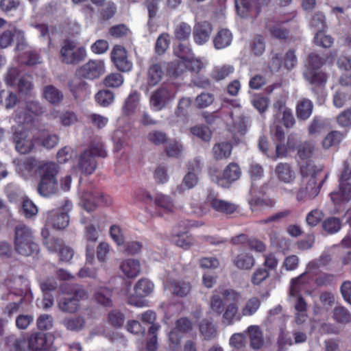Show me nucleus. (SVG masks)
<instances>
[{
  "instance_id": "11",
  "label": "nucleus",
  "mask_w": 351,
  "mask_h": 351,
  "mask_svg": "<svg viewBox=\"0 0 351 351\" xmlns=\"http://www.w3.org/2000/svg\"><path fill=\"white\" fill-rule=\"evenodd\" d=\"M295 16V14H292L291 16L268 19L265 24V27L269 32L272 38L280 41H286L289 37L290 31L289 29L282 27V24L289 22Z\"/></svg>"
},
{
  "instance_id": "32",
  "label": "nucleus",
  "mask_w": 351,
  "mask_h": 351,
  "mask_svg": "<svg viewBox=\"0 0 351 351\" xmlns=\"http://www.w3.org/2000/svg\"><path fill=\"white\" fill-rule=\"evenodd\" d=\"M117 12V6L116 3L112 1L106 2L98 10L97 16L100 21H107L112 19Z\"/></svg>"
},
{
  "instance_id": "4",
  "label": "nucleus",
  "mask_w": 351,
  "mask_h": 351,
  "mask_svg": "<svg viewBox=\"0 0 351 351\" xmlns=\"http://www.w3.org/2000/svg\"><path fill=\"white\" fill-rule=\"evenodd\" d=\"M306 283V272L291 279V281L290 295L297 298L294 308L296 311L295 320L298 324L304 323L307 317V304L300 295L302 287Z\"/></svg>"
},
{
  "instance_id": "26",
  "label": "nucleus",
  "mask_w": 351,
  "mask_h": 351,
  "mask_svg": "<svg viewBox=\"0 0 351 351\" xmlns=\"http://www.w3.org/2000/svg\"><path fill=\"white\" fill-rule=\"evenodd\" d=\"M313 104L306 98H303L297 104L295 113L298 119L307 120L313 113Z\"/></svg>"
},
{
  "instance_id": "14",
  "label": "nucleus",
  "mask_w": 351,
  "mask_h": 351,
  "mask_svg": "<svg viewBox=\"0 0 351 351\" xmlns=\"http://www.w3.org/2000/svg\"><path fill=\"white\" fill-rule=\"evenodd\" d=\"M304 79L311 85V91L317 96L322 94L325 89L328 75L322 71L306 69L303 73Z\"/></svg>"
},
{
  "instance_id": "6",
  "label": "nucleus",
  "mask_w": 351,
  "mask_h": 351,
  "mask_svg": "<svg viewBox=\"0 0 351 351\" xmlns=\"http://www.w3.org/2000/svg\"><path fill=\"white\" fill-rule=\"evenodd\" d=\"M72 209V203L69 199H64L61 206L47 213L46 223L58 230L66 228L69 223L68 213Z\"/></svg>"
},
{
  "instance_id": "5",
  "label": "nucleus",
  "mask_w": 351,
  "mask_h": 351,
  "mask_svg": "<svg viewBox=\"0 0 351 351\" xmlns=\"http://www.w3.org/2000/svg\"><path fill=\"white\" fill-rule=\"evenodd\" d=\"M351 180V168L346 164L339 178L338 191L330 193L331 201L335 205H342L348 203L351 199V184L348 181Z\"/></svg>"
},
{
  "instance_id": "3",
  "label": "nucleus",
  "mask_w": 351,
  "mask_h": 351,
  "mask_svg": "<svg viewBox=\"0 0 351 351\" xmlns=\"http://www.w3.org/2000/svg\"><path fill=\"white\" fill-rule=\"evenodd\" d=\"M108 153L101 142H91L90 147L80 155L78 167L84 174H92L97 168L96 157L106 158Z\"/></svg>"
},
{
  "instance_id": "35",
  "label": "nucleus",
  "mask_w": 351,
  "mask_h": 351,
  "mask_svg": "<svg viewBox=\"0 0 351 351\" xmlns=\"http://www.w3.org/2000/svg\"><path fill=\"white\" fill-rule=\"evenodd\" d=\"M233 263L238 269L248 270L253 267L255 260L250 253L243 252L235 257Z\"/></svg>"
},
{
  "instance_id": "7",
  "label": "nucleus",
  "mask_w": 351,
  "mask_h": 351,
  "mask_svg": "<svg viewBox=\"0 0 351 351\" xmlns=\"http://www.w3.org/2000/svg\"><path fill=\"white\" fill-rule=\"evenodd\" d=\"M86 51L84 47H77L75 42L66 39L60 51V59L66 64H77L84 60Z\"/></svg>"
},
{
  "instance_id": "50",
  "label": "nucleus",
  "mask_w": 351,
  "mask_h": 351,
  "mask_svg": "<svg viewBox=\"0 0 351 351\" xmlns=\"http://www.w3.org/2000/svg\"><path fill=\"white\" fill-rule=\"evenodd\" d=\"M322 228L328 234H335L340 230L341 222L339 218L330 217L322 222Z\"/></svg>"
},
{
  "instance_id": "18",
  "label": "nucleus",
  "mask_w": 351,
  "mask_h": 351,
  "mask_svg": "<svg viewBox=\"0 0 351 351\" xmlns=\"http://www.w3.org/2000/svg\"><path fill=\"white\" fill-rule=\"evenodd\" d=\"M213 29V25L208 21H205L196 23L193 32L194 42L198 45H204L209 40Z\"/></svg>"
},
{
  "instance_id": "12",
  "label": "nucleus",
  "mask_w": 351,
  "mask_h": 351,
  "mask_svg": "<svg viewBox=\"0 0 351 351\" xmlns=\"http://www.w3.org/2000/svg\"><path fill=\"white\" fill-rule=\"evenodd\" d=\"M68 293L73 294V296L62 298L58 302V306L61 311L73 313L80 307V300L86 297V292L81 286L75 285Z\"/></svg>"
},
{
  "instance_id": "27",
  "label": "nucleus",
  "mask_w": 351,
  "mask_h": 351,
  "mask_svg": "<svg viewBox=\"0 0 351 351\" xmlns=\"http://www.w3.org/2000/svg\"><path fill=\"white\" fill-rule=\"evenodd\" d=\"M347 132H341L339 131L333 130L327 134L322 141V146L324 149H328L332 147H338L341 142L345 138Z\"/></svg>"
},
{
  "instance_id": "29",
  "label": "nucleus",
  "mask_w": 351,
  "mask_h": 351,
  "mask_svg": "<svg viewBox=\"0 0 351 351\" xmlns=\"http://www.w3.org/2000/svg\"><path fill=\"white\" fill-rule=\"evenodd\" d=\"M241 176V170L239 165L236 162L229 163L224 169L222 174V179L228 184L237 181Z\"/></svg>"
},
{
  "instance_id": "13",
  "label": "nucleus",
  "mask_w": 351,
  "mask_h": 351,
  "mask_svg": "<svg viewBox=\"0 0 351 351\" xmlns=\"http://www.w3.org/2000/svg\"><path fill=\"white\" fill-rule=\"evenodd\" d=\"M105 72V64L102 60H90L75 72V75L84 79L93 80L99 78Z\"/></svg>"
},
{
  "instance_id": "15",
  "label": "nucleus",
  "mask_w": 351,
  "mask_h": 351,
  "mask_svg": "<svg viewBox=\"0 0 351 351\" xmlns=\"http://www.w3.org/2000/svg\"><path fill=\"white\" fill-rule=\"evenodd\" d=\"M110 59L117 69L121 72H129L133 64L128 58L126 49L120 45H115L110 53Z\"/></svg>"
},
{
  "instance_id": "64",
  "label": "nucleus",
  "mask_w": 351,
  "mask_h": 351,
  "mask_svg": "<svg viewBox=\"0 0 351 351\" xmlns=\"http://www.w3.org/2000/svg\"><path fill=\"white\" fill-rule=\"evenodd\" d=\"M108 322L114 328H120L123 326L125 317L124 315L118 310H112L108 313Z\"/></svg>"
},
{
  "instance_id": "23",
  "label": "nucleus",
  "mask_w": 351,
  "mask_h": 351,
  "mask_svg": "<svg viewBox=\"0 0 351 351\" xmlns=\"http://www.w3.org/2000/svg\"><path fill=\"white\" fill-rule=\"evenodd\" d=\"M40 178L57 180L60 167L54 162H43L38 167Z\"/></svg>"
},
{
  "instance_id": "40",
  "label": "nucleus",
  "mask_w": 351,
  "mask_h": 351,
  "mask_svg": "<svg viewBox=\"0 0 351 351\" xmlns=\"http://www.w3.org/2000/svg\"><path fill=\"white\" fill-rule=\"evenodd\" d=\"M62 324L69 330L78 332L84 328L86 321L82 316L66 317L63 319Z\"/></svg>"
},
{
  "instance_id": "48",
  "label": "nucleus",
  "mask_w": 351,
  "mask_h": 351,
  "mask_svg": "<svg viewBox=\"0 0 351 351\" xmlns=\"http://www.w3.org/2000/svg\"><path fill=\"white\" fill-rule=\"evenodd\" d=\"M97 103L103 107H108L114 101V93L108 90H101L95 95Z\"/></svg>"
},
{
  "instance_id": "28",
  "label": "nucleus",
  "mask_w": 351,
  "mask_h": 351,
  "mask_svg": "<svg viewBox=\"0 0 351 351\" xmlns=\"http://www.w3.org/2000/svg\"><path fill=\"white\" fill-rule=\"evenodd\" d=\"M37 190L42 196L49 197L57 191L58 180L40 178Z\"/></svg>"
},
{
  "instance_id": "16",
  "label": "nucleus",
  "mask_w": 351,
  "mask_h": 351,
  "mask_svg": "<svg viewBox=\"0 0 351 351\" xmlns=\"http://www.w3.org/2000/svg\"><path fill=\"white\" fill-rule=\"evenodd\" d=\"M13 142L18 152L26 154L32 152L34 147V143L28 130H17L13 134Z\"/></svg>"
},
{
  "instance_id": "56",
  "label": "nucleus",
  "mask_w": 351,
  "mask_h": 351,
  "mask_svg": "<svg viewBox=\"0 0 351 351\" xmlns=\"http://www.w3.org/2000/svg\"><path fill=\"white\" fill-rule=\"evenodd\" d=\"M191 132L193 135L197 136L205 142L210 141L212 136V132L208 127L202 125L192 127Z\"/></svg>"
},
{
  "instance_id": "55",
  "label": "nucleus",
  "mask_w": 351,
  "mask_h": 351,
  "mask_svg": "<svg viewBox=\"0 0 351 351\" xmlns=\"http://www.w3.org/2000/svg\"><path fill=\"white\" fill-rule=\"evenodd\" d=\"M105 197L103 194L98 193L97 195L91 198H86L83 199V207L88 212L94 211L98 205L104 204Z\"/></svg>"
},
{
  "instance_id": "62",
  "label": "nucleus",
  "mask_w": 351,
  "mask_h": 351,
  "mask_svg": "<svg viewBox=\"0 0 351 351\" xmlns=\"http://www.w3.org/2000/svg\"><path fill=\"white\" fill-rule=\"evenodd\" d=\"M237 312L238 306L235 303H230L224 308L223 318L227 325H232L234 323Z\"/></svg>"
},
{
  "instance_id": "52",
  "label": "nucleus",
  "mask_w": 351,
  "mask_h": 351,
  "mask_svg": "<svg viewBox=\"0 0 351 351\" xmlns=\"http://www.w3.org/2000/svg\"><path fill=\"white\" fill-rule=\"evenodd\" d=\"M160 328L158 324L152 325L148 329L149 340L146 343V349L148 351H155L158 348L157 332Z\"/></svg>"
},
{
  "instance_id": "54",
  "label": "nucleus",
  "mask_w": 351,
  "mask_h": 351,
  "mask_svg": "<svg viewBox=\"0 0 351 351\" xmlns=\"http://www.w3.org/2000/svg\"><path fill=\"white\" fill-rule=\"evenodd\" d=\"M175 237H176V245L184 250L189 249L193 244L192 236L188 235L186 232H176Z\"/></svg>"
},
{
  "instance_id": "49",
  "label": "nucleus",
  "mask_w": 351,
  "mask_h": 351,
  "mask_svg": "<svg viewBox=\"0 0 351 351\" xmlns=\"http://www.w3.org/2000/svg\"><path fill=\"white\" fill-rule=\"evenodd\" d=\"M22 63L27 66H34L41 63L40 56L36 50H27L21 56Z\"/></svg>"
},
{
  "instance_id": "58",
  "label": "nucleus",
  "mask_w": 351,
  "mask_h": 351,
  "mask_svg": "<svg viewBox=\"0 0 351 351\" xmlns=\"http://www.w3.org/2000/svg\"><path fill=\"white\" fill-rule=\"evenodd\" d=\"M333 318L339 323L346 324L350 322L351 315L345 307L337 306L334 309Z\"/></svg>"
},
{
  "instance_id": "38",
  "label": "nucleus",
  "mask_w": 351,
  "mask_h": 351,
  "mask_svg": "<svg viewBox=\"0 0 351 351\" xmlns=\"http://www.w3.org/2000/svg\"><path fill=\"white\" fill-rule=\"evenodd\" d=\"M234 71V66L230 64L216 66L212 70L210 77L216 82H219L225 80L232 74Z\"/></svg>"
},
{
  "instance_id": "59",
  "label": "nucleus",
  "mask_w": 351,
  "mask_h": 351,
  "mask_svg": "<svg viewBox=\"0 0 351 351\" xmlns=\"http://www.w3.org/2000/svg\"><path fill=\"white\" fill-rule=\"evenodd\" d=\"M292 213V211L290 209H285L279 212L276 213L275 214L258 221L259 224H267L271 222H279L282 219L289 217Z\"/></svg>"
},
{
  "instance_id": "45",
  "label": "nucleus",
  "mask_w": 351,
  "mask_h": 351,
  "mask_svg": "<svg viewBox=\"0 0 351 351\" xmlns=\"http://www.w3.org/2000/svg\"><path fill=\"white\" fill-rule=\"evenodd\" d=\"M167 70L171 75L177 77L187 71V62L183 59L175 60L169 63Z\"/></svg>"
},
{
  "instance_id": "24",
  "label": "nucleus",
  "mask_w": 351,
  "mask_h": 351,
  "mask_svg": "<svg viewBox=\"0 0 351 351\" xmlns=\"http://www.w3.org/2000/svg\"><path fill=\"white\" fill-rule=\"evenodd\" d=\"M170 286L173 294L180 298L189 295L192 289L191 283L184 279L173 280L170 282Z\"/></svg>"
},
{
  "instance_id": "60",
  "label": "nucleus",
  "mask_w": 351,
  "mask_h": 351,
  "mask_svg": "<svg viewBox=\"0 0 351 351\" xmlns=\"http://www.w3.org/2000/svg\"><path fill=\"white\" fill-rule=\"evenodd\" d=\"M123 77L119 73H112L106 76L104 84L107 87L117 88L123 83Z\"/></svg>"
},
{
  "instance_id": "37",
  "label": "nucleus",
  "mask_w": 351,
  "mask_h": 351,
  "mask_svg": "<svg viewBox=\"0 0 351 351\" xmlns=\"http://www.w3.org/2000/svg\"><path fill=\"white\" fill-rule=\"evenodd\" d=\"M164 71L160 63L151 65L147 72V82L149 85L155 86L162 79Z\"/></svg>"
},
{
  "instance_id": "17",
  "label": "nucleus",
  "mask_w": 351,
  "mask_h": 351,
  "mask_svg": "<svg viewBox=\"0 0 351 351\" xmlns=\"http://www.w3.org/2000/svg\"><path fill=\"white\" fill-rule=\"evenodd\" d=\"M205 204L210 206L215 211L226 215L234 214L238 208L237 204L226 200L220 199L212 193H210L206 196Z\"/></svg>"
},
{
  "instance_id": "57",
  "label": "nucleus",
  "mask_w": 351,
  "mask_h": 351,
  "mask_svg": "<svg viewBox=\"0 0 351 351\" xmlns=\"http://www.w3.org/2000/svg\"><path fill=\"white\" fill-rule=\"evenodd\" d=\"M326 59L319 56L315 53H311L308 56V65L306 69H313L314 71H319V69L325 64Z\"/></svg>"
},
{
  "instance_id": "63",
  "label": "nucleus",
  "mask_w": 351,
  "mask_h": 351,
  "mask_svg": "<svg viewBox=\"0 0 351 351\" xmlns=\"http://www.w3.org/2000/svg\"><path fill=\"white\" fill-rule=\"evenodd\" d=\"M214 101V95L209 93H202L195 99V105L198 108H204L209 106Z\"/></svg>"
},
{
  "instance_id": "21",
  "label": "nucleus",
  "mask_w": 351,
  "mask_h": 351,
  "mask_svg": "<svg viewBox=\"0 0 351 351\" xmlns=\"http://www.w3.org/2000/svg\"><path fill=\"white\" fill-rule=\"evenodd\" d=\"M274 171L278 180L285 184L292 183L296 178L295 171L287 162L278 163Z\"/></svg>"
},
{
  "instance_id": "22",
  "label": "nucleus",
  "mask_w": 351,
  "mask_h": 351,
  "mask_svg": "<svg viewBox=\"0 0 351 351\" xmlns=\"http://www.w3.org/2000/svg\"><path fill=\"white\" fill-rule=\"evenodd\" d=\"M120 269L128 278H135L141 273V264L138 260L128 258L121 263Z\"/></svg>"
},
{
  "instance_id": "25",
  "label": "nucleus",
  "mask_w": 351,
  "mask_h": 351,
  "mask_svg": "<svg viewBox=\"0 0 351 351\" xmlns=\"http://www.w3.org/2000/svg\"><path fill=\"white\" fill-rule=\"evenodd\" d=\"M28 349L33 351H39L47 348V339L46 334L38 332L32 334L28 338Z\"/></svg>"
},
{
  "instance_id": "61",
  "label": "nucleus",
  "mask_w": 351,
  "mask_h": 351,
  "mask_svg": "<svg viewBox=\"0 0 351 351\" xmlns=\"http://www.w3.org/2000/svg\"><path fill=\"white\" fill-rule=\"evenodd\" d=\"M314 43L317 46L328 48L332 45L333 38L329 35H326L323 30L317 31L314 36Z\"/></svg>"
},
{
  "instance_id": "33",
  "label": "nucleus",
  "mask_w": 351,
  "mask_h": 351,
  "mask_svg": "<svg viewBox=\"0 0 351 351\" xmlns=\"http://www.w3.org/2000/svg\"><path fill=\"white\" fill-rule=\"evenodd\" d=\"M70 91L73 97L77 99L86 92L88 84L82 80V77L76 76L69 80L68 84Z\"/></svg>"
},
{
  "instance_id": "2",
  "label": "nucleus",
  "mask_w": 351,
  "mask_h": 351,
  "mask_svg": "<svg viewBox=\"0 0 351 351\" xmlns=\"http://www.w3.org/2000/svg\"><path fill=\"white\" fill-rule=\"evenodd\" d=\"M14 245L16 252L23 256L36 254L39 251L32 230L24 223H19L14 228Z\"/></svg>"
},
{
  "instance_id": "44",
  "label": "nucleus",
  "mask_w": 351,
  "mask_h": 351,
  "mask_svg": "<svg viewBox=\"0 0 351 351\" xmlns=\"http://www.w3.org/2000/svg\"><path fill=\"white\" fill-rule=\"evenodd\" d=\"M199 182V178L196 173L193 172H187V173L184 176L182 184L179 185L177 188V191L182 193L184 190L193 189L195 186L197 185Z\"/></svg>"
},
{
  "instance_id": "41",
  "label": "nucleus",
  "mask_w": 351,
  "mask_h": 351,
  "mask_svg": "<svg viewBox=\"0 0 351 351\" xmlns=\"http://www.w3.org/2000/svg\"><path fill=\"white\" fill-rule=\"evenodd\" d=\"M199 331L206 340H211L217 335V328L212 321L204 319L199 324Z\"/></svg>"
},
{
  "instance_id": "42",
  "label": "nucleus",
  "mask_w": 351,
  "mask_h": 351,
  "mask_svg": "<svg viewBox=\"0 0 351 351\" xmlns=\"http://www.w3.org/2000/svg\"><path fill=\"white\" fill-rule=\"evenodd\" d=\"M192 29L190 25L181 22L174 29L175 38L180 42L189 41L191 35Z\"/></svg>"
},
{
  "instance_id": "8",
  "label": "nucleus",
  "mask_w": 351,
  "mask_h": 351,
  "mask_svg": "<svg viewBox=\"0 0 351 351\" xmlns=\"http://www.w3.org/2000/svg\"><path fill=\"white\" fill-rule=\"evenodd\" d=\"M221 297L226 300L236 302L240 299L241 295L231 289L219 287L215 289L210 298V307L217 315H221L224 311L225 304Z\"/></svg>"
},
{
  "instance_id": "19",
  "label": "nucleus",
  "mask_w": 351,
  "mask_h": 351,
  "mask_svg": "<svg viewBox=\"0 0 351 351\" xmlns=\"http://www.w3.org/2000/svg\"><path fill=\"white\" fill-rule=\"evenodd\" d=\"M152 205L155 207V211L152 216H162L163 214L171 213L174 208L173 202L169 195L157 193L153 197Z\"/></svg>"
},
{
  "instance_id": "53",
  "label": "nucleus",
  "mask_w": 351,
  "mask_h": 351,
  "mask_svg": "<svg viewBox=\"0 0 351 351\" xmlns=\"http://www.w3.org/2000/svg\"><path fill=\"white\" fill-rule=\"evenodd\" d=\"M261 302L257 297L251 298L247 300L241 313L243 316H251L259 308Z\"/></svg>"
},
{
  "instance_id": "30",
  "label": "nucleus",
  "mask_w": 351,
  "mask_h": 351,
  "mask_svg": "<svg viewBox=\"0 0 351 351\" xmlns=\"http://www.w3.org/2000/svg\"><path fill=\"white\" fill-rule=\"evenodd\" d=\"M232 151V145L229 142L216 143L213 147V157L217 160L228 158Z\"/></svg>"
},
{
  "instance_id": "47",
  "label": "nucleus",
  "mask_w": 351,
  "mask_h": 351,
  "mask_svg": "<svg viewBox=\"0 0 351 351\" xmlns=\"http://www.w3.org/2000/svg\"><path fill=\"white\" fill-rule=\"evenodd\" d=\"M173 53L180 59L186 60L193 55V51L189 41L180 42L173 47Z\"/></svg>"
},
{
  "instance_id": "1",
  "label": "nucleus",
  "mask_w": 351,
  "mask_h": 351,
  "mask_svg": "<svg viewBox=\"0 0 351 351\" xmlns=\"http://www.w3.org/2000/svg\"><path fill=\"white\" fill-rule=\"evenodd\" d=\"M322 171V167H318L311 161H308L300 167V175L302 178H309L305 186H300L296 193V199L300 202L311 201L317 197L328 178V174L319 183L317 177Z\"/></svg>"
},
{
  "instance_id": "46",
  "label": "nucleus",
  "mask_w": 351,
  "mask_h": 351,
  "mask_svg": "<svg viewBox=\"0 0 351 351\" xmlns=\"http://www.w3.org/2000/svg\"><path fill=\"white\" fill-rule=\"evenodd\" d=\"M171 40L168 33L164 32L159 35L155 43V52L158 56L165 53L169 47Z\"/></svg>"
},
{
  "instance_id": "9",
  "label": "nucleus",
  "mask_w": 351,
  "mask_h": 351,
  "mask_svg": "<svg viewBox=\"0 0 351 351\" xmlns=\"http://www.w3.org/2000/svg\"><path fill=\"white\" fill-rule=\"evenodd\" d=\"M154 288V284L148 279L138 280L134 285V294L128 298V303L136 307L146 306V301L144 298L153 292Z\"/></svg>"
},
{
  "instance_id": "34",
  "label": "nucleus",
  "mask_w": 351,
  "mask_h": 351,
  "mask_svg": "<svg viewBox=\"0 0 351 351\" xmlns=\"http://www.w3.org/2000/svg\"><path fill=\"white\" fill-rule=\"evenodd\" d=\"M43 95L47 101L54 105L59 104L63 99L62 93L53 85L45 86Z\"/></svg>"
},
{
  "instance_id": "43",
  "label": "nucleus",
  "mask_w": 351,
  "mask_h": 351,
  "mask_svg": "<svg viewBox=\"0 0 351 351\" xmlns=\"http://www.w3.org/2000/svg\"><path fill=\"white\" fill-rule=\"evenodd\" d=\"M235 8L238 14L243 18L252 14L254 9L252 0H234Z\"/></svg>"
},
{
  "instance_id": "51",
  "label": "nucleus",
  "mask_w": 351,
  "mask_h": 351,
  "mask_svg": "<svg viewBox=\"0 0 351 351\" xmlns=\"http://www.w3.org/2000/svg\"><path fill=\"white\" fill-rule=\"evenodd\" d=\"M315 151V145L312 142L304 141L298 147V155L302 160L310 158Z\"/></svg>"
},
{
  "instance_id": "10",
  "label": "nucleus",
  "mask_w": 351,
  "mask_h": 351,
  "mask_svg": "<svg viewBox=\"0 0 351 351\" xmlns=\"http://www.w3.org/2000/svg\"><path fill=\"white\" fill-rule=\"evenodd\" d=\"M176 88L171 84H162L154 90L150 97V104L156 110H161L176 97Z\"/></svg>"
},
{
  "instance_id": "39",
  "label": "nucleus",
  "mask_w": 351,
  "mask_h": 351,
  "mask_svg": "<svg viewBox=\"0 0 351 351\" xmlns=\"http://www.w3.org/2000/svg\"><path fill=\"white\" fill-rule=\"evenodd\" d=\"M112 296V290L107 287L99 288L94 295L95 301L104 306H111L112 302L111 298Z\"/></svg>"
},
{
  "instance_id": "20",
  "label": "nucleus",
  "mask_w": 351,
  "mask_h": 351,
  "mask_svg": "<svg viewBox=\"0 0 351 351\" xmlns=\"http://www.w3.org/2000/svg\"><path fill=\"white\" fill-rule=\"evenodd\" d=\"M249 339L250 346L254 350L261 349L265 343L263 332L260 326L251 325L245 330Z\"/></svg>"
},
{
  "instance_id": "36",
  "label": "nucleus",
  "mask_w": 351,
  "mask_h": 351,
  "mask_svg": "<svg viewBox=\"0 0 351 351\" xmlns=\"http://www.w3.org/2000/svg\"><path fill=\"white\" fill-rule=\"evenodd\" d=\"M139 99V93L137 91L131 92L123 106V114L125 116L132 114L138 105Z\"/></svg>"
},
{
  "instance_id": "31",
  "label": "nucleus",
  "mask_w": 351,
  "mask_h": 351,
  "mask_svg": "<svg viewBox=\"0 0 351 351\" xmlns=\"http://www.w3.org/2000/svg\"><path fill=\"white\" fill-rule=\"evenodd\" d=\"M232 34L228 29H220L213 39L214 47L217 49L227 47L231 44Z\"/></svg>"
}]
</instances>
